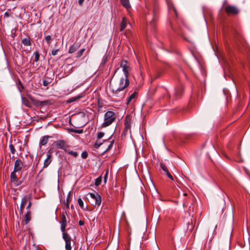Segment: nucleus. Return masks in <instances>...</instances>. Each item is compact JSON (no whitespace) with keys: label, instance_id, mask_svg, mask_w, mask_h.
I'll list each match as a JSON object with an SVG mask.
<instances>
[{"label":"nucleus","instance_id":"obj_27","mask_svg":"<svg viewBox=\"0 0 250 250\" xmlns=\"http://www.w3.org/2000/svg\"><path fill=\"white\" fill-rule=\"evenodd\" d=\"M33 55L35 57L34 61L35 62H38L39 61V58H40V54H39V51H35Z\"/></svg>","mask_w":250,"mask_h":250},{"label":"nucleus","instance_id":"obj_28","mask_svg":"<svg viewBox=\"0 0 250 250\" xmlns=\"http://www.w3.org/2000/svg\"><path fill=\"white\" fill-rule=\"evenodd\" d=\"M45 40L48 45H50L52 42V39L50 35H48L45 37Z\"/></svg>","mask_w":250,"mask_h":250},{"label":"nucleus","instance_id":"obj_7","mask_svg":"<svg viewBox=\"0 0 250 250\" xmlns=\"http://www.w3.org/2000/svg\"><path fill=\"white\" fill-rule=\"evenodd\" d=\"M184 88L182 85H179L176 87L174 89L173 99L176 100L181 97L183 92Z\"/></svg>","mask_w":250,"mask_h":250},{"label":"nucleus","instance_id":"obj_23","mask_svg":"<svg viewBox=\"0 0 250 250\" xmlns=\"http://www.w3.org/2000/svg\"><path fill=\"white\" fill-rule=\"evenodd\" d=\"M71 240L65 241V250H71Z\"/></svg>","mask_w":250,"mask_h":250},{"label":"nucleus","instance_id":"obj_48","mask_svg":"<svg viewBox=\"0 0 250 250\" xmlns=\"http://www.w3.org/2000/svg\"><path fill=\"white\" fill-rule=\"evenodd\" d=\"M79 225L80 226H83L84 225V222L83 221H82V220H80L79 221Z\"/></svg>","mask_w":250,"mask_h":250},{"label":"nucleus","instance_id":"obj_15","mask_svg":"<svg viewBox=\"0 0 250 250\" xmlns=\"http://www.w3.org/2000/svg\"><path fill=\"white\" fill-rule=\"evenodd\" d=\"M137 96H138V93L136 91H134L127 98L126 104H128L132 102H134L135 100L137 98Z\"/></svg>","mask_w":250,"mask_h":250},{"label":"nucleus","instance_id":"obj_5","mask_svg":"<svg viewBox=\"0 0 250 250\" xmlns=\"http://www.w3.org/2000/svg\"><path fill=\"white\" fill-rule=\"evenodd\" d=\"M225 12L228 15H236L239 13L238 8L232 5H229L225 7Z\"/></svg>","mask_w":250,"mask_h":250},{"label":"nucleus","instance_id":"obj_49","mask_svg":"<svg viewBox=\"0 0 250 250\" xmlns=\"http://www.w3.org/2000/svg\"><path fill=\"white\" fill-rule=\"evenodd\" d=\"M84 0H79L78 3L80 5H82Z\"/></svg>","mask_w":250,"mask_h":250},{"label":"nucleus","instance_id":"obj_35","mask_svg":"<svg viewBox=\"0 0 250 250\" xmlns=\"http://www.w3.org/2000/svg\"><path fill=\"white\" fill-rule=\"evenodd\" d=\"M9 147H10L11 152L13 154H15V153L16 152V149L14 147V146L12 144H10Z\"/></svg>","mask_w":250,"mask_h":250},{"label":"nucleus","instance_id":"obj_42","mask_svg":"<svg viewBox=\"0 0 250 250\" xmlns=\"http://www.w3.org/2000/svg\"><path fill=\"white\" fill-rule=\"evenodd\" d=\"M47 103V101H39L38 102V104L39 105H45Z\"/></svg>","mask_w":250,"mask_h":250},{"label":"nucleus","instance_id":"obj_13","mask_svg":"<svg viewBox=\"0 0 250 250\" xmlns=\"http://www.w3.org/2000/svg\"><path fill=\"white\" fill-rule=\"evenodd\" d=\"M81 44L79 42H75L72 45L70 46L68 50V53L72 54L75 52L80 47Z\"/></svg>","mask_w":250,"mask_h":250},{"label":"nucleus","instance_id":"obj_33","mask_svg":"<svg viewBox=\"0 0 250 250\" xmlns=\"http://www.w3.org/2000/svg\"><path fill=\"white\" fill-rule=\"evenodd\" d=\"M78 204L80 206V207L82 208H83V207H84V205H83V200H82L81 198H79L78 199Z\"/></svg>","mask_w":250,"mask_h":250},{"label":"nucleus","instance_id":"obj_18","mask_svg":"<svg viewBox=\"0 0 250 250\" xmlns=\"http://www.w3.org/2000/svg\"><path fill=\"white\" fill-rule=\"evenodd\" d=\"M21 42L24 46H30L31 44V39L29 36L21 40Z\"/></svg>","mask_w":250,"mask_h":250},{"label":"nucleus","instance_id":"obj_53","mask_svg":"<svg viewBox=\"0 0 250 250\" xmlns=\"http://www.w3.org/2000/svg\"><path fill=\"white\" fill-rule=\"evenodd\" d=\"M211 240H212V239H210V241H209V243L211 242Z\"/></svg>","mask_w":250,"mask_h":250},{"label":"nucleus","instance_id":"obj_50","mask_svg":"<svg viewBox=\"0 0 250 250\" xmlns=\"http://www.w3.org/2000/svg\"><path fill=\"white\" fill-rule=\"evenodd\" d=\"M4 16L8 18L10 17V14L8 12H6L5 13H4Z\"/></svg>","mask_w":250,"mask_h":250},{"label":"nucleus","instance_id":"obj_9","mask_svg":"<svg viewBox=\"0 0 250 250\" xmlns=\"http://www.w3.org/2000/svg\"><path fill=\"white\" fill-rule=\"evenodd\" d=\"M120 67L122 68L125 76H128L129 71V67L128 62L125 60L121 61L120 62Z\"/></svg>","mask_w":250,"mask_h":250},{"label":"nucleus","instance_id":"obj_30","mask_svg":"<svg viewBox=\"0 0 250 250\" xmlns=\"http://www.w3.org/2000/svg\"><path fill=\"white\" fill-rule=\"evenodd\" d=\"M84 50H85V49L83 48V49H81L79 51H78L77 53L76 57L78 58H80V57H81L83 55Z\"/></svg>","mask_w":250,"mask_h":250},{"label":"nucleus","instance_id":"obj_45","mask_svg":"<svg viewBox=\"0 0 250 250\" xmlns=\"http://www.w3.org/2000/svg\"><path fill=\"white\" fill-rule=\"evenodd\" d=\"M71 131L73 132H75V133H79V134H81L82 133H83V130L82 129H79V130H76V129H72L71 130Z\"/></svg>","mask_w":250,"mask_h":250},{"label":"nucleus","instance_id":"obj_25","mask_svg":"<svg viewBox=\"0 0 250 250\" xmlns=\"http://www.w3.org/2000/svg\"><path fill=\"white\" fill-rule=\"evenodd\" d=\"M62 232V238L64 240V241L71 240V237L69 235V234L65 232V231Z\"/></svg>","mask_w":250,"mask_h":250},{"label":"nucleus","instance_id":"obj_19","mask_svg":"<svg viewBox=\"0 0 250 250\" xmlns=\"http://www.w3.org/2000/svg\"><path fill=\"white\" fill-rule=\"evenodd\" d=\"M127 24V20L125 18H123L120 24V31H123L126 28Z\"/></svg>","mask_w":250,"mask_h":250},{"label":"nucleus","instance_id":"obj_21","mask_svg":"<svg viewBox=\"0 0 250 250\" xmlns=\"http://www.w3.org/2000/svg\"><path fill=\"white\" fill-rule=\"evenodd\" d=\"M31 210H27L24 216L25 224H28L31 220Z\"/></svg>","mask_w":250,"mask_h":250},{"label":"nucleus","instance_id":"obj_34","mask_svg":"<svg viewBox=\"0 0 250 250\" xmlns=\"http://www.w3.org/2000/svg\"><path fill=\"white\" fill-rule=\"evenodd\" d=\"M113 144H114V141L112 140L110 142V144L108 145L107 148L105 150V151H104V152H107L109 150H110L111 147H112L113 145Z\"/></svg>","mask_w":250,"mask_h":250},{"label":"nucleus","instance_id":"obj_10","mask_svg":"<svg viewBox=\"0 0 250 250\" xmlns=\"http://www.w3.org/2000/svg\"><path fill=\"white\" fill-rule=\"evenodd\" d=\"M23 167V164L21 160L20 159H17L14 164V170L15 171H20Z\"/></svg>","mask_w":250,"mask_h":250},{"label":"nucleus","instance_id":"obj_26","mask_svg":"<svg viewBox=\"0 0 250 250\" xmlns=\"http://www.w3.org/2000/svg\"><path fill=\"white\" fill-rule=\"evenodd\" d=\"M70 197V193H69L67 195L66 201L64 202V204H65V207H66V208H69Z\"/></svg>","mask_w":250,"mask_h":250},{"label":"nucleus","instance_id":"obj_40","mask_svg":"<svg viewBox=\"0 0 250 250\" xmlns=\"http://www.w3.org/2000/svg\"><path fill=\"white\" fill-rule=\"evenodd\" d=\"M102 144L100 143L99 141H97L94 145V146L95 148H98L100 146L102 145Z\"/></svg>","mask_w":250,"mask_h":250},{"label":"nucleus","instance_id":"obj_4","mask_svg":"<svg viewBox=\"0 0 250 250\" xmlns=\"http://www.w3.org/2000/svg\"><path fill=\"white\" fill-rule=\"evenodd\" d=\"M157 19V10L156 8L154 7L153 11V19L147 26V31H154L155 30Z\"/></svg>","mask_w":250,"mask_h":250},{"label":"nucleus","instance_id":"obj_37","mask_svg":"<svg viewBox=\"0 0 250 250\" xmlns=\"http://www.w3.org/2000/svg\"><path fill=\"white\" fill-rule=\"evenodd\" d=\"M164 174H166L170 179H171V180H173V176L170 173L168 170L165 172Z\"/></svg>","mask_w":250,"mask_h":250},{"label":"nucleus","instance_id":"obj_12","mask_svg":"<svg viewBox=\"0 0 250 250\" xmlns=\"http://www.w3.org/2000/svg\"><path fill=\"white\" fill-rule=\"evenodd\" d=\"M17 171H15L14 170L10 174V181L12 183H14L16 186H19L20 183L18 182V179L16 174Z\"/></svg>","mask_w":250,"mask_h":250},{"label":"nucleus","instance_id":"obj_24","mask_svg":"<svg viewBox=\"0 0 250 250\" xmlns=\"http://www.w3.org/2000/svg\"><path fill=\"white\" fill-rule=\"evenodd\" d=\"M163 90L165 93L164 98L166 99L167 101H169L170 98V96L166 88H163Z\"/></svg>","mask_w":250,"mask_h":250},{"label":"nucleus","instance_id":"obj_1","mask_svg":"<svg viewBox=\"0 0 250 250\" xmlns=\"http://www.w3.org/2000/svg\"><path fill=\"white\" fill-rule=\"evenodd\" d=\"M129 81L128 76H125L121 77L115 83H112L111 82L109 83V87L111 90L113 96L119 97L120 96L123 95V93L121 94L119 93L123 92V90L128 86Z\"/></svg>","mask_w":250,"mask_h":250},{"label":"nucleus","instance_id":"obj_16","mask_svg":"<svg viewBox=\"0 0 250 250\" xmlns=\"http://www.w3.org/2000/svg\"><path fill=\"white\" fill-rule=\"evenodd\" d=\"M51 157L52 156L51 154L50 153H48L47 154V158L44 161L43 168L47 167L52 162Z\"/></svg>","mask_w":250,"mask_h":250},{"label":"nucleus","instance_id":"obj_43","mask_svg":"<svg viewBox=\"0 0 250 250\" xmlns=\"http://www.w3.org/2000/svg\"><path fill=\"white\" fill-rule=\"evenodd\" d=\"M81 156L83 159H86L88 156V154H87V152L83 151L82 152Z\"/></svg>","mask_w":250,"mask_h":250},{"label":"nucleus","instance_id":"obj_3","mask_svg":"<svg viewBox=\"0 0 250 250\" xmlns=\"http://www.w3.org/2000/svg\"><path fill=\"white\" fill-rule=\"evenodd\" d=\"M90 198H87L89 202L94 207H99L102 202L101 196L96 192L89 193L88 194Z\"/></svg>","mask_w":250,"mask_h":250},{"label":"nucleus","instance_id":"obj_8","mask_svg":"<svg viewBox=\"0 0 250 250\" xmlns=\"http://www.w3.org/2000/svg\"><path fill=\"white\" fill-rule=\"evenodd\" d=\"M31 199L30 196H24L21 199V204L20 208V213L22 214L24 208L29 199Z\"/></svg>","mask_w":250,"mask_h":250},{"label":"nucleus","instance_id":"obj_11","mask_svg":"<svg viewBox=\"0 0 250 250\" xmlns=\"http://www.w3.org/2000/svg\"><path fill=\"white\" fill-rule=\"evenodd\" d=\"M65 213L64 212L62 213L61 215V229L62 231H65V228L67 225V221H66V218L65 217Z\"/></svg>","mask_w":250,"mask_h":250},{"label":"nucleus","instance_id":"obj_41","mask_svg":"<svg viewBox=\"0 0 250 250\" xmlns=\"http://www.w3.org/2000/svg\"><path fill=\"white\" fill-rule=\"evenodd\" d=\"M50 83V82H49V80H44L42 84L43 86H47Z\"/></svg>","mask_w":250,"mask_h":250},{"label":"nucleus","instance_id":"obj_51","mask_svg":"<svg viewBox=\"0 0 250 250\" xmlns=\"http://www.w3.org/2000/svg\"><path fill=\"white\" fill-rule=\"evenodd\" d=\"M107 174H108V171H106V174L104 177V180L105 181H106V178H107Z\"/></svg>","mask_w":250,"mask_h":250},{"label":"nucleus","instance_id":"obj_52","mask_svg":"<svg viewBox=\"0 0 250 250\" xmlns=\"http://www.w3.org/2000/svg\"><path fill=\"white\" fill-rule=\"evenodd\" d=\"M184 196H187V193H184Z\"/></svg>","mask_w":250,"mask_h":250},{"label":"nucleus","instance_id":"obj_6","mask_svg":"<svg viewBox=\"0 0 250 250\" xmlns=\"http://www.w3.org/2000/svg\"><path fill=\"white\" fill-rule=\"evenodd\" d=\"M55 145L56 148L58 149H63L64 151L69 148L67 143L64 140H59L55 142Z\"/></svg>","mask_w":250,"mask_h":250},{"label":"nucleus","instance_id":"obj_2","mask_svg":"<svg viewBox=\"0 0 250 250\" xmlns=\"http://www.w3.org/2000/svg\"><path fill=\"white\" fill-rule=\"evenodd\" d=\"M116 115L112 111H107L104 115V122L102 125V127H106L111 125L116 120Z\"/></svg>","mask_w":250,"mask_h":250},{"label":"nucleus","instance_id":"obj_44","mask_svg":"<svg viewBox=\"0 0 250 250\" xmlns=\"http://www.w3.org/2000/svg\"><path fill=\"white\" fill-rule=\"evenodd\" d=\"M79 98V97H72L71 98H70L69 100V101H68V103L73 102L76 101L77 100H78Z\"/></svg>","mask_w":250,"mask_h":250},{"label":"nucleus","instance_id":"obj_46","mask_svg":"<svg viewBox=\"0 0 250 250\" xmlns=\"http://www.w3.org/2000/svg\"><path fill=\"white\" fill-rule=\"evenodd\" d=\"M58 51H59V49H53L51 51V54L53 56H55L57 55Z\"/></svg>","mask_w":250,"mask_h":250},{"label":"nucleus","instance_id":"obj_39","mask_svg":"<svg viewBox=\"0 0 250 250\" xmlns=\"http://www.w3.org/2000/svg\"><path fill=\"white\" fill-rule=\"evenodd\" d=\"M27 203H28V205L26 207V209L27 210H30V208H31V206H32V202L31 201V199H29V200L28 201Z\"/></svg>","mask_w":250,"mask_h":250},{"label":"nucleus","instance_id":"obj_20","mask_svg":"<svg viewBox=\"0 0 250 250\" xmlns=\"http://www.w3.org/2000/svg\"><path fill=\"white\" fill-rule=\"evenodd\" d=\"M67 154L73 156L74 157L76 158L78 156L79 154L76 151H74L71 150V146H69V148L66 149V150L65 151Z\"/></svg>","mask_w":250,"mask_h":250},{"label":"nucleus","instance_id":"obj_17","mask_svg":"<svg viewBox=\"0 0 250 250\" xmlns=\"http://www.w3.org/2000/svg\"><path fill=\"white\" fill-rule=\"evenodd\" d=\"M168 10L170 14L175 18L177 17L178 14L175 8L172 4L168 5Z\"/></svg>","mask_w":250,"mask_h":250},{"label":"nucleus","instance_id":"obj_29","mask_svg":"<svg viewBox=\"0 0 250 250\" xmlns=\"http://www.w3.org/2000/svg\"><path fill=\"white\" fill-rule=\"evenodd\" d=\"M160 167L164 172H166V171L168 170L167 167L163 163H161L160 164Z\"/></svg>","mask_w":250,"mask_h":250},{"label":"nucleus","instance_id":"obj_36","mask_svg":"<svg viewBox=\"0 0 250 250\" xmlns=\"http://www.w3.org/2000/svg\"><path fill=\"white\" fill-rule=\"evenodd\" d=\"M130 133H131V130L130 129H127L125 128L124 130L122 133V135L125 136L127 134Z\"/></svg>","mask_w":250,"mask_h":250},{"label":"nucleus","instance_id":"obj_38","mask_svg":"<svg viewBox=\"0 0 250 250\" xmlns=\"http://www.w3.org/2000/svg\"><path fill=\"white\" fill-rule=\"evenodd\" d=\"M104 134L103 132H98L97 134V139L98 140H100V139H101L102 137H104Z\"/></svg>","mask_w":250,"mask_h":250},{"label":"nucleus","instance_id":"obj_14","mask_svg":"<svg viewBox=\"0 0 250 250\" xmlns=\"http://www.w3.org/2000/svg\"><path fill=\"white\" fill-rule=\"evenodd\" d=\"M120 2L122 6L125 8L127 11L129 12L131 9L129 0H120Z\"/></svg>","mask_w":250,"mask_h":250},{"label":"nucleus","instance_id":"obj_32","mask_svg":"<svg viewBox=\"0 0 250 250\" xmlns=\"http://www.w3.org/2000/svg\"><path fill=\"white\" fill-rule=\"evenodd\" d=\"M101 182H102V178H101V177H99L95 179V185L96 186H99L101 184Z\"/></svg>","mask_w":250,"mask_h":250},{"label":"nucleus","instance_id":"obj_47","mask_svg":"<svg viewBox=\"0 0 250 250\" xmlns=\"http://www.w3.org/2000/svg\"><path fill=\"white\" fill-rule=\"evenodd\" d=\"M170 25H171V28L173 30H174V31H176L177 32H178V29H177L176 27L173 26L172 24H171V23H170Z\"/></svg>","mask_w":250,"mask_h":250},{"label":"nucleus","instance_id":"obj_31","mask_svg":"<svg viewBox=\"0 0 250 250\" xmlns=\"http://www.w3.org/2000/svg\"><path fill=\"white\" fill-rule=\"evenodd\" d=\"M125 128L127 129H130L131 128V125L129 121H125Z\"/></svg>","mask_w":250,"mask_h":250},{"label":"nucleus","instance_id":"obj_22","mask_svg":"<svg viewBox=\"0 0 250 250\" xmlns=\"http://www.w3.org/2000/svg\"><path fill=\"white\" fill-rule=\"evenodd\" d=\"M50 138H51V137L48 135L44 136L41 141L40 144L42 146L45 145L48 143V139Z\"/></svg>","mask_w":250,"mask_h":250}]
</instances>
